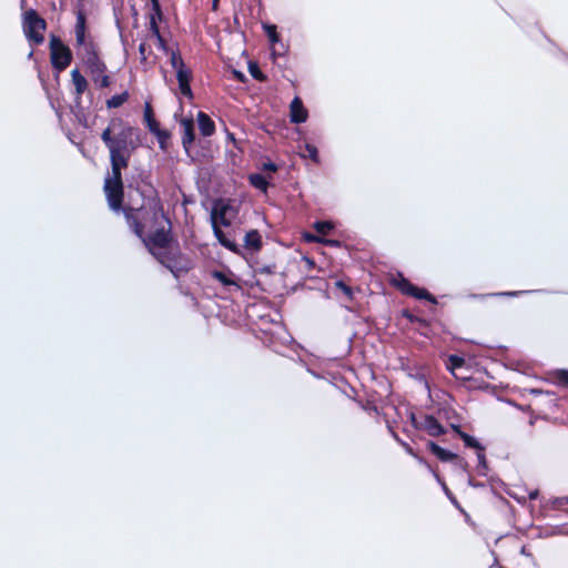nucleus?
Segmentation results:
<instances>
[{"mask_svg":"<svg viewBox=\"0 0 568 568\" xmlns=\"http://www.w3.org/2000/svg\"><path fill=\"white\" fill-rule=\"evenodd\" d=\"M123 214L128 225L148 252L174 277L178 278L193 268L191 258L181 251L174 237L172 222L158 195L144 200L140 207H123Z\"/></svg>","mask_w":568,"mask_h":568,"instance_id":"obj_1","label":"nucleus"},{"mask_svg":"<svg viewBox=\"0 0 568 568\" xmlns=\"http://www.w3.org/2000/svg\"><path fill=\"white\" fill-rule=\"evenodd\" d=\"M75 44L81 49V59L87 67L91 80L99 89L109 88L112 84L111 77L106 73L108 67L100 55V48L92 39H87V19L83 12L77 14L74 28Z\"/></svg>","mask_w":568,"mask_h":568,"instance_id":"obj_2","label":"nucleus"},{"mask_svg":"<svg viewBox=\"0 0 568 568\" xmlns=\"http://www.w3.org/2000/svg\"><path fill=\"white\" fill-rule=\"evenodd\" d=\"M101 140L109 150L115 148L119 151L133 152L141 144L140 130L130 125H125L116 136L112 135V130L108 126L103 130Z\"/></svg>","mask_w":568,"mask_h":568,"instance_id":"obj_3","label":"nucleus"},{"mask_svg":"<svg viewBox=\"0 0 568 568\" xmlns=\"http://www.w3.org/2000/svg\"><path fill=\"white\" fill-rule=\"evenodd\" d=\"M22 31L32 47L41 45L44 42L47 21L34 9H28L22 13Z\"/></svg>","mask_w":568,"mask_h":568,"instance_id":"obj_4","label":"nucleus"},{"mask_svg":"<svg viewBox=\"0 0 568 568\" xmlns=\"http://www.w3.org/2000/svg\"><path fill=\"white\" fill-rule=\"evenodd\" d=\"M50 62L52 68L58 71H64L72 62L73 54L71 49L55 34L50 36L49 41Z\"/></svg>","mask_w":568,"mask_h":568,"instance_id":"obj_5","label":"nucleus"},{"mask_svg":"<svg viewBox=\"0 0 568 568\" xmlns=\"http://www.w3.org/2000/svg\"><path fill=\"white\" fill-rule=\"evenodd\" d=\"M104 192L109 206L115 212L123 211L124 187L122 178L108 176L104 181Z\"/></svg>","mask_w":568,"mask_h":568,"instance_id":"obj_6","label":"nucleus"},{"mask_svg":"<svg viewBox=\"0 0 568 568\" xmlns=\"http://www.w3.org/2000/svg\"><path fill=\"white\" fill-rule=\"evenodd\" d=\"M410 423L415 429L424 430L432 437H438L446 434V428L435 416L429 414H425L418 419L416 415L412 413Z\"/></svg>","mask_w":568,"mask_h":568,"instance_id":"obj_7","label":"nucleus"},{"mask_svg":"<svg viewBox=\"0 0 568 568\" xmlns=\"http://www.w3.org/2000/svg\"><path fill=\"white\" fill-rule=\"evenodd\" d=\"M427 449L436 456V458L443 463H454L455 465L459 467L467 466V462L460 457L458 454H455L453 452H449L443 447H440L438 444H436L433 440H428Z\"/></svg>","mask_w":568,"mask_h":568,"instance_id":"obj_8","label":"nucleus"},{"mask_svg":"<svg viewBox=\"0 0 568 568\" xmlns=\"http://www.w3.org/2000/svg\"><path fill=\"white\" fill-rule=\"evenodd\" d=\"M110 152V162H111V176L122 178V169H126L129 166L131 153L129 151H119L115 148H111Z\"/></svg>","mask_w":568,"mask_h":568,"instance_id":"obj_9","label":"nucleus"},{"mask_svg":"<svg viewBox=\"0 0 568 568\" xmlns=\"http://www.w3.org/2000/svg\"><path fill=\"white\" fill-rule=\"evenodd\" d=\"M230 210L231 205L229 203H224L222 200L215 201L211 212L212 224L215 222L219 226L220 224L229 226L231 221L226 217V214Z\"/></svg>","mask_w":568,"mask_h":568,"instance_id":"obj_10","label":"nucleus"},{"mask_svg":"<svg viewBox=\"0 0 568 568\" xmlns=\"http://www.w3.org/2000/svg\"><path fill=\"white\" fill-rule=\"evenodd\" d=\"M180 125L182 129V145L189 152L195 141L194 121L192 118H182Z\"/></svg>","mask_w":568,"mask_h":568,"instance_id":"obj_11","label":"nucleus"},{"mask_svg":"<svg viewBox=\"0 0 568 568\" xmlns=\"http://www.w3.org/2000/svg\"><path fill=\"white\" fill-rule=\"evenodd\" d=\"M176 80L179 83L180 92L183 97L187 99L193 98V92L191 89V80H192V71L190 68L184 70H178Z\"/></svg>","mask_w":568,"mask_h":568,"instance_id":"obj_12","label":"nucleus"},{"mask_svg":"<svg viewBox=\"0 0 568 568\" xmlns=\"http://www.w3.org/2000/svg\"><path fill=\"white\" fill-rule=\"evenodd\" d=\"M290 119L292 123L300 124L307 120L308 112L300 98H294L290 105Z\"/></svg>","mask_w":568,"mask_h":568,"instance_id":"obj_13","label":"nucleus"},{"mask_svg":"<svg viewBox=\"0 0 568 568\" xmlns=\"http://www.w3.org/2000/svg\"><path fill=\"white\" fill-rule=\"evenodd\" d=\"M213 232L215 237L217 239L219 243L227 248L229 251L241 254V247L235 241L227 237V235L221 230V227L217 225V223H213L212 225Z\"/></svg>","mask_w":568,"mask_h":568,"instance_id":"obj_14","label":"nucleus"},{"mask_svg":"<svg viewBox=\"0 0 568 568\" xmlns=\"http://www.w3.org/2000/svg\"><path fill=\"white\" fill-rule=\"evenodd\" d=\"M263 246V241L257 230H250L244 236L243 247L252 253L260 252Z\"/></svg>","mask_w":568,"mask_h":568,"instance_id":"obj_15","label":"nucleus"},{"mask_svg":"<svg viewBox=\"0 0 568 568\" xmlns=\"http://www.w3.org/2000/svg\"><path fill=\"white\" fill-rule=\"evenodd\" d=\"M332 291L337 297H342L347 303L354 301L353 287L343 280L335 281Z\"/></svg>","mask_w":568,"mask_h":568,"instance_id":"obj_16","label":"nucleus"},{"mask_svg":"<svg viewBox=\"0 0 568 568\" xmlns=\"http://www.w3.org/2000/svg\"><path fill=\"white\" fill-rule=\"evenodd\" d=\"M196 120H197V125H199L200 133L203 136H211V135L214 134V132H215V123L210 118L209 114H206L203 111H199Z\"/></svg>","mask_w":568,"mask_h":568,"instance_id":"obj_17","label":"nucleus"},{"mask_svg":"<svg viewBox=\"0 0 568 568\" xmlns=\"http://www.w3.org/2000/svg\"><path fill=\"white\" fill-rule=\"evenodd\" d=\"M211 276L219 281L223 286H235L236 288H240V285L235 281V275L231 270L227 271H219L213 270L211 272Z\"/></svg>","mask_w":568,"mask_h":568,"instance_id":"obj_18","label":"nucleus"},{"mask_svg":"<svg viewBox=\"0 0 568 568\" xmlns=\"http://www.w3.org/2000/svg\"><path fill=\"white\" fill-rule=\"evenodd\" d=\"M71 81L74 85V91L78 98H80L88 89L89 83L85 77L80 72L79 69L71 71Z\"/></svg>","mask_w":568,"mask_h":568,"instance_id":"obj_19","label":"nucleus"},{"mask_svg":"<svg viewBox=\"0 0 568 568\" xmlns=\"http://www.w3.org/2000/svg\"><path fill=\"white\" fill-rule=\"evenodd\" d=\"M390 284L402 294L407 296H410L414 288V284L400 273L390 280Z\"/></svg>","mask_w":568,"mask_h":568,"instance_id":"obj_20","label":"nucleus"},{"mask_svg":"<svg viewBox=\"0 0 568 568\" xmlns=\"http://www.w3.org/2000/svg\"><path fill=\"white\" fill-rule=\"evenodd\" d=\"M402 316L408 320L412 324H416L417 329L420 332V334L426 335V333L422 329L429 327L428 321L413 314L409 310H403Z\"/></svg>","mask_w":568,"mask_h":568,"instance_id":"obj_21","label":"nucleus"},{"mask_svg":"<svg viewBox=\"0 0 568 568\" xmlns=\"http://www.w3.org/2000/svg\"><path fill=\"white\" fill-rule=\"evenodd\" d=\"M248 182L253 187L260 190L263 193H267L270 182L264 175L260 173H252L248 175Z\"/></svg>","mask_w":568,"mask_h":568,"instance_id":"obj_22","label":"nucleus"},{"mask_svg":"<svg viewBox=\"0 0 568 568\" xmlns=\"http://www.w3.org/2000/svg\"><path fill=\"white\" fill-rule=\"evenodd\" d=\"M144 122L150 132L160 128V123L155 120L154 112L150 102H145L144 105Z\"/></svg>","mask_w":568,"mask_h":568,"instance_id":"obj_23","label":"nucleus"},{"mask_svg":"<svg viewBox=\"0 0 568 568\" xmlns=\"http://www.w3.org/2000/svg\"><path fill=\"white\" fill-rule=\"evenodd\" d=\"M129 97H130L129 92L123 91L122 93L115 94V95L111 97L110 99H108L105 101V105L108 109L120 108L122 104H124L129 100Z\"/></svg>","mask_w":568,"mask_h":568,"instance_id":"obj_24","label":"nucleus"},{"mask_svg":"<svg viewBox=\"0 0 568 568\" xmlns=\"http://www.w3.org/2000/svg\"><path fill=\"white\" fill-rule=\"evenodd\" d=\"M410 296L417 300H425L433 304H437V300L433 294H430L426 288L418 287L416 285H414Z\"/></svg>","mask_w":568,"mask_h":568,"instance_id":"obj_25","label":"nucleus"},{"mask_svg":"<svg viewBox=\"0 0 568 568\" xmlns=\"http://www.w3.org/2000/svg\"><path fill=\"white\" fill-rule=\"evenodd\" d=\"M170 63L172 68L175 70V72H178V70L187 69L186 64L184 63V60L181 57L179 49L170 51Z\"/></svg>","mask_w":568,"mask_h":568,"instance_id":"obj_26","label":"nucleus"},{"mask_svg":"<svg viewBox=\"0 0 568 568\" xmlns=\"http://www.w3.org/2000/svg\"><path fill=\"white\" fill-rule=\"evenodd\" d=\"M465 364H466V361L464 357L453 354V355L448 356V359L446 363V368L448 371H450L453 374H455V371L464 367Z\"/></svg>","mask_w":568,"mask_h":568,"instance_id":"obj_27","label":"nucleus"},{"mask_svg":"<svg viewBox=\"0 0 568 568\" xmlns=\"http://www.w3.org/2000/svg\"><path fill=\"white\" fill-rule=\"evenodd\" d=\"M304 239L306 242L322 243V244H325L328 246H339V241H337V240H327V239H324L320 235L312 234V233H306L304 235Z\"/></svg>","mask_w":568,"mask_h":568,"instance_id":"obj_28","label":"nucleus"},{"mask_svg":"<svg viewBox=\"0 0 568 568\" xmlns=\"http://www.w3.org/2000/svg\"><path fill=\"white\" fill-rule=\"evenodd\" d=\"M313 229L318 233L320 236H325L331 233V231L334 229V225L329 221H316L313 224Z\"/></svg>","mask_w":568,"mask_h":568,"instance_id":"obj_29","label":"nucleus"},{"mask_svg":"<svg viewBox=\"0 0 568 568\" xmlns=\"http://www.w3.org/2000/svg\"><path fill=\"white\" fill-rule=\"evenodd\" d=\"M459 438L464 442L466 447L475 448L477 450H485V447L475 437L465 432H460Z\"/></svg>","mask_w":568,"mask_h":568,"instance_id":"obj_30","label":"nucleus"},{"mask_svg":"<svg viewBox=\"0 0 568 568\" xmlns=\"http://www.w3.org/2000/svg\"><path fill=\"white\" fill-rule=\"evenodd\" d=\"M151 133H153L158 138L161 149L164 150L165 143L171 136L170 132L168 130H162L161 128H158V130L152 131Z\"/></svg>","mask_w":568,"mask_h":568,"instance_id":"obj_31","label":"nucleus"},{"mask_svg":"<svg viewBox=\"0 0 568 568\" xmlns=\"http://www.w3.org/2000/svg\"><path fill=\"white\" fill-rule=\"evenodd\" d=\"M263 28L271 43H275L280 40V36L275 24H264Z\"/></svg>","mask_w":568,"mask_h":568,"instance_id":"obj_32","label":"nucleus"},{"mask_svg":"<svg viewBox=\"0 0 568 568\" xmlns=\"http://www.w3.org/2000/svg\"><path fill=\"white\" fill-rule=\"evenodd\" d=\"M305 156H308L313 162L318 163L320 156L317 148L313 144L306 143L305 145Z\"/></svg>","mask_w":568,"mask_h":568,"instance_id":"obj_33","label":"nucleus"},{"mask_svg":"<svg viewBox=\"0 0 568 568\" xmlns=\"http://www.w3.org/2000/svg\"><path fill=\"white\" fill-rule=\"evenodd\" d=\"M555 377L558 384L568 386V371L559 369L555 373Z\"/></svg>","mask_w":568,"mask_h":568,"instance_id":"obj_34","label":"nucleus"},{"mask_svg":"<svg viewBox=\"0 0 568 568\" xmlns=\"http://www.w3.org/2000/svg\"><path fill=\"white\" fill-rule=\"evenodd\" d=\"M250 73L254 79L258 81H264L266 79L264 73L260 70V68L256 64L250 65Z\"/></svg>","mask_w":568,"mask_h":568,"instance_id":"obj_35","label":"nucleus"},{"mask_svg":"<svg viewBox=\"0 0 568 568\" xmlns=\"http://www.w3.org/2000/svg\"><path fill=\"white\" fill-rule=\"evenodd\" d=\"M156 38V45L160 50H162L164 53L170 55V51L173 50L168 45L166 40L163 38V36L155 37Z\"/></svg>","mask_w":568,"mask_h":568,"instance_id":"obj_36","label":"nucleus"},{"mask_svg":"<svg viewBox=\"0 0 568 568\" xmlns=\"http://www.w3.org/2000/svg\"><path fill=\"white\" fill-rule=\"evenodd\" d=\"M156 18L158 17L155 14H150V31L152 32V34L154 37L161 36L160 28L156 22Z\"/></svg>","mask_w":568,"mask_h":568,"instance_id":"obj_37","label":"nucleus"},{"mask_svg":"<svg viewBox=\"0 0 568 568\" xmlns=\"http://www.w3.org/2000/svg\"><path fill=\"white\" fill-rule=\"evenodd\" d=\"M151 4H152V13L151 14H155L158 17V19H162L163 13H162L160 1L154 0L153 2H151Z\"/></svg>","mask_w":568,"mask_h":568,"instance_id":"obj_38","label":"nucleus"},{"mask_svg":"<svg viewBox=\"0 0 568 568\" xmlns=\"http://www.w3.org/2000/svg\"><path fill=\"white\" fill-rule=\"evenodd\" d=\"M146 49H148V45L145 42H141L139 44V54H140L141 63H144L148 60Z\"/></svg>","mask_w":568,"mask_h":568,"instance_id":"obj_39","label":"nucleus"},{"mask_svg":"<svg viewBox=\"0 0 568 568\" xmlns=\"http://www.w3.org/2000/svg\"><path fill=\"white\" fill-rule=\"evenodd\" d=\"M390 432H392L393 437L406 449V452L409 453L410 455L415 456L412 447L407 443L403 442L393 429H390Z\"/></svg>","mask_w":568,"mask_h":568,"instance_id":"obj_40","label":"nucleus"},{"mask_svg":"<svg viewBox=\"0 0 568 568\" xmlns=\"http://www.w3.org/2000/svg\"><path fill=\"white\" fill-rule=\"evenodd\" d=\"M262 170L274 173V172H277L278 165L275 164L274 162L268 161V162L263 163Z\"/></svg>","mask_w":568,"mask_h":568,"instance_id":"obj_41","label":"nucleus"},{"mask_svg":"<svg viewBox=\"0 0 568 568\" xmlns=\"http://www.w3.org/2000/svg\"><path fill=\"white\" fill-rule=\"evenodd\" d=\"M477 458H478V465L483 466V468L486 469L487 460H486L485 450H477Z\"/></svg>","mask_w":568,"mask_h":568,"instance_id":"obj_42","label":"nucleus"},{"mask_svg":"<svg viewBox=\"0 0 568 568\" xmlns=\"http://www.w3.org/2000/svg\"><path fill=\"white\" fill-rule=\"evenodd\" d=\"M363 408L368 413L379 414L378 407L369 402Z\"/></svg>","mask_w":568,"mask_h":568,"instance_id":"obj_43","label":"nucleus"},{"mask_svg":"<svg viewBox=\"0 0 568 568\" xmlns=\"http://www.w3.org/2000/svg\"><path fill=\"white\" fill-rule=\"evenodd\" d=\"M303 261L306 263L308 268H312V267L315 266V262L312 258L307 257V256H304Z\"/></svg>","mask_w":568,"mask_h":568,"instance_id":"obj_44","label":"nucleus"},{"mask_svg":"<svg viewBox=\"0 0 568 568\" xmlns=\"http://www.w3.org/2000/svg\"><path fill=\"white\" fill-rule=\"evenodd\" d=\"M452 428L460 437L462 427L459 425H452Z\"/></svg>","mask_w":568,"mask_h":568,"instance_id":"obj_45","label":"nucleus"},{"mask_svg":"<svg viewBox=\"0 0 568 568\" xmlns=\"http://www.w3.org/2000/svg\"><path fill=\"white\" fill-rule=\"evenodd\" d=\"M539 493L538 490L529 493V499L534 500L538 497Z\"/></svg>","mask_w":568,"mask_h":568,"instance_id":"obj_46","label":"nucleus"},{"mask_svg":"<svg viewBox=\"0 0 568 568\" xmlns=\"http://www.w3.org/2000/svg\"><path fill=\"white\" fill-rule=\"evenodd\" d=\"M516 294H517V292H503V293H497L496 295L515 296Z\"/></svg>","mask_w":568,"mask_h":568,"instance_id":"obj_47","label":"nucleus"},{"mask_svg":"<svg viewBox=\"0 0 568 568\" xmlns=\"http://www.w3.org/2000/svg\"><path fill=\"white\" fill-rule=\"evenodd\" d=\"M217 1H219V0H213V9H214V10L217 8Z\"/></svg>","mask_w":568,"mask_h":568,"instance_id":"obj_48","label":"nucleus"},{"mask_svg":"<svg viewBox=\"0 0 568 568\" xmlns=\"http://www.w3.org/2000/svg\"><path fill=\"white\" fill-rule=\"evenodd\" d=\"M531 393H534V394H541V390L540 389H531Z\"/></svg>","mask_w":568,"mask_h":568,"instance_id":"obj_49","label":"nucleus"},{"mask_svg":"<svg viewBox=\"0 0 568 568\" xmlns=\"http://www.w3.org/2000/svg\"><path fill=\"white\" fill-rule=\"evenodd\" d=\"M154 0H150V2H153Z\"/></svg>","mask_w":568,"mask_h":568,"instance_id":"obj_50","label":"nucleus"},{"mask_svg":"<svg viewBox=\"0 0 568 568\" xmlns=\"http://www.w3.org/2000/svg\"><path fill=\"white\" fill-rule=\"evenodd\" d=\"M567 503H568V497L566 498Z\"/></svg>","mask_w":568,"mask_h":568,"instance_id":"obj_51","label":"nucleus"}]
</instances>
